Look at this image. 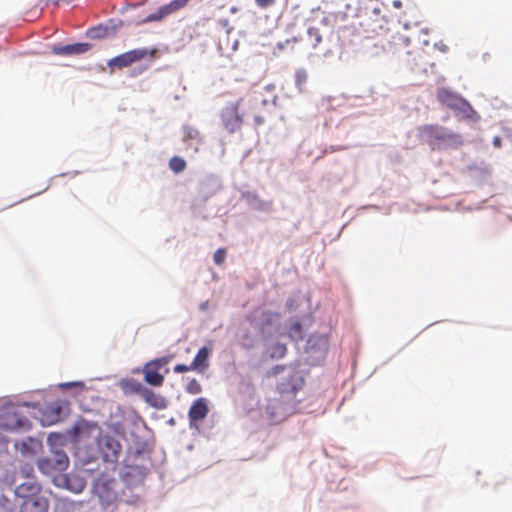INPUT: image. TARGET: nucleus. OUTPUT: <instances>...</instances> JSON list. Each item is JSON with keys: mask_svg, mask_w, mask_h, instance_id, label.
Masks as SVG:
<instances>
[{"mask_svg": "<svg viewBox=\"0 0 512 512\" xmlns=\"http://www.w3.org/2000/svg\"><path fill=\"white\" fill-rule=\"evenodd\" d=\"M302 384L303 380L293 375L278 385L279 396L270 398L265 407L266 418L272 424L281 423L295 413L299 403L296 394L302 388Z\"/></svg>", "mask_w": 512, "mask_h": 512, "instance_id": "obj_1", "label": "nucleus"}, {"mask_svg": "<svg viewBox=\"0 0 512 512\" xmlns=\"http://www.w3.org/2000/svg\"><path fill=\"white\" fill-rule=\"evenodd\" d=\"M419 135L432 150L458 149L464 144L461 134L437 124L419 127Z\"/></svg>", "mask_w": 512, "mask_h": 512, "instance_id": "obj_2", "label": "nucleus"}, {"mask_svg": "<svg viewBox=\"0 0 512 512\" xmlns=\"http://www.w3.org/2000/svg\"><path fill=\"white\" fill-rule=\"evenodd\" d=\"M437 99L442 105L459 113L466 119L478 117L477 112L466 99L447 88H441L437 91Z\"/></svg>", "mask_w": 512, "mask_h": 512, "instance_id": "obj_3", "label": "nucleus"}, {"mask_svg": "<svg viewBox=\"0 0 512 512\" xmlns=\"http://www.w3.org/2000/svg\"><path fill=\"white\" fill-rule=\"evenodd\" d=\"M171 359L172 356H164L147 362L143 367L144 381L151 386H162L168 369H165L164 373H161L160 370L165 368Z\"/></svg>", "mask_w": 512, "mask_h": 512, "instance_id": "obj_4", "label": "nucleus"}, {"mask_svg": "<svg viewBox=\"0 0 512 512\" xmlns=\"http://www.w3.org/2000/svg\"><path fill=\"white\" fill-rule=\"evenodd\" d=\"M242 99L228 103L220 112V119L224 129L229 133H235L243 125V115L240 113Z\"/></svg>", "mask_w": 512, "mask_h": 512, "instance_id": "obj_5", "label": "nucleus"}, {"mask_svg": "<svg viewBox=\"0 0 512 512\" xmlns=\"http://www.w3.org/2000/svg\"><path fill=\"white\" fill-rule=\"evenodd\" d=\"M0 427L10 431L28 430L31 423L18 408L8 407L0 413Z\"/></svg>", "mask_w": 512, "mask_h": 512, "instance_id": "obj_6", "label": "nucleus"}, {"mask_svg": "<svg viewBox=\"0 0 512 512\" xmlns=\"http://www.w3.org/2000/svg\"><path fill=\"white\" fill-rule=\"evenodd\" d=\"M155 49H133L122 53L108 61V67L122 69L125 67H129L133 63L139 62L147 57L152 58L155 54Z\"/></svg>", "mask_w": 512, "mask_h": 512, "instance_id": "obj_7", "label": "nucleus"}, {"mask_svg": "<svg viewBox=\"0 0 512 512\" xmlns=\"http://www.w3.org/2000/svg\"><path fill=\"white\" fill-rule=\"evenodd\" d=\"M39 470L46 475L64 471L69 465V458L62 450H55L50 456L40 458L37 462Z\"/></svg>", "mask_w": 512, "mask_h": 512, "instance_id": "obj_8", "label": "nucleus"}, {"mask_svg": "<svg viewBox=\"0 0 512 512\" xmlns=\"http://www.w3.org/2000/svg\"><path fill=\"white\" fill-rule=\"evenodd\" d=\"M97 445L105 462L117 461L121 451V444L113 436L108 434L100 435L97 438Z\"/></svg>", "mask_w": 512, "mask_h": 512, "instance_id": "obj_9", "label": "nucleus"}, {"mask_svg": "<svg viewBox=\"0 0 512 512\" xmlns=\"http://www.w3.org/2000/svg\"><path fill=\"white\" fill-rule=\"evenodd\" d=\"M115 480L98 479L94 484V493L103 506L113 504L117 499Z\"/></svg>", "mask_w": 512, "mask_h": 512, "instance_id": "obj_10", "label": "nucleus"}, {"mask_svg": "<svg viewBox=\"0 0 512 512\" xmlns=\"http://www.w3.org/2000/svg\"><path fill=\"white\" fill-rule=\"evenodd\" d=\"M53 483L57 487L67 489L73 493H81L86 486V481L83 477L72 473L55 476Z\"/></svg>", "mask_w": 512, "mask_h": 512, "instance_id": "obj_11", "label": "nucleus"}, {"mask_svg": "<svg viewBox=\"0 0 512 512\" xmlns=\"http://www.w3.org/2000/svg\"><path fill=\"white\" fill-rule=\"evenodd\" d=\"M41 491L42 488L38 482L35 480H26L16 487L15 495L23 501L36 497H43Z\"/></svg>", "mask_w": 512, "mask_h": 512, "instance_id": "obj_12", "label": "nucleus"}, {"mask_svg": "<svg viewBox=\"0 0 512 512\" xmlns=\"http://www.w3.org/2000/svg\"><path fill=\"white\" fill-rule=\"evenodd\" d=\"M208 412V404L205 398H198L195 400L188 412L190 427L196 426L199 421L204 420L208 415Z\"/></svg>", "mask_w": 512, "mask_h": 512, "instance_id": "obj_13", "label": "nucleus"}, {"mask_svg": "<svg viewBox=\"0 0 512 512\" xmlns=\"http://www.w3.org/2000/svg\"><path fill=\"white\" fill-rule=\"evenodd\" d=\"M49 507L48 500L43 497L23 500L20 503V512H47Z\"/></svg>", "mask_w": 512, "mask_h": 512, "instance_id": "obj_14", "label": "nucleus"}, {"mask_svg": "<svg viewBox=\"0 0 512 512\" xmlns=\"http://www.w3.org/2000/svg\"><path fill=\"white\" fill-rule=\"evenodd\" d=\"M91 49V44L83 42V43H75L68 44L64 46H54L52 48V52L56 55H77L86 53Z\"/></svg>", "mask_w": 512, "mask_h": 512, "instance_id": "obj_15", "label": "nucleus"}, {"mask_svg": "<svg viewBox=\"0 0 512 512\" xmlns=\"http://www.w3.org/2000/svg\"><path fill=\"white\" fill-rule=\"evenodd\" d=\"M211 351V348L202 347L194 357L192 363L189 365V368H192V370L198 371L200 373L205 372L209 367V357Z\"/></svg>", "mask_w": 512, "mask_h": 512, "instance_id": "obj_16", "label": "nucleus"}, {"mask_svg": "<svg viewBox=\"0 0 512 512\" xmlns=\"http://www.w3.org/2000/svg\"><path fill=\"white\" fill-rule=\"evenodd\" d=\"M138 389L143 390L142 398L149 405L158 409L166 407V399L161 395L154 393L152 390L145 388L143 385H138Z\"/></svg>", "mask_w": 512, "mask_h": 512, "instance_id": "obj_17", "label": "nucleus"}, {"mask_svg": "<svg viewBox=\"0 0 512 512\" xmlns=\"http://www.w3.org/2000/svg\"><path fill=\"white\" fill-rule=\"evenodd\" d=\"M280 318V314L272 311H264L261 316V330L264 332Z\"/></svg>", "mask_w": 512, "mask_h": 512, "instance_id": "obj_18", "label": "nucleus"}, {"mask_svg": "<svg viewBox=\"0 0 512 512\" xmlns=\"http://www.w3.org/2000/svg\"><path fill=\"white\" fill-rule=\"evenodd\" d=\"M394 47L395 51L400 50L401 48H406L410 44V40L406 35L396 33L392 36V41L390 42Z\"/></svg>", "mask_w": 512, "mask_h": 512, "instance_id": "obj_19", "label": "nucleus"}, {"mask_svg": "<svg viewBox=\"0 0 512 512\" xmlns=\"http://www.w3.org/2000/svg\"><path fill=\"white\" fill-rule=\"evenodd\" d=\"M186 166V161L179 156H174L169 160V168L176 174L183 172Z\"/></svg>", "mask_w": 512, "mask_h": 512, "instance_id": "obj_20", "label": "nucleus"}, {"mask_svg": "<svg viewBox=\"0 0 512 512\" xmlns=\"http://www.w3.org/2000/svg\"><path fill=\"white\" fill-rule=\"evenodd\" d=\"M288 336L293 341H300L303 339L302 325L300 322L296 321L290 326Z\"/></svg>", "mask_w": 512, "mask_h": 512, "instance_id": "obj_21", "label": "nucleus"}, {"mask_svg": "<svg viewBox=\"0 0 512 512\" xmlns=\"http://www.w3.org/2000/svg\"><path fill=\"white\" fill-rule=\"evenodd\" d=\"M287 348L285 344L276 343L271 348V357L283 358L286 355Z\"/></svg>", "mask_w": 512, "mask_h": 512, "instance_id": "obj_22", "label": "nucleus"}, {"mask_svg": "<svg viewBox=\"0 0 512 512\" xmlns=\"http://www.w3.org/2000/svg\"><path fill=\"white\" fill-rule=\"evenodd\" d=\"M199 137V131L189 125L183 127V140L188 141L190 139H197Z\"/></svg>", "mask_w": 512, "mask_h": 512, "instance_id": "obj_23", "label": "nucleus"}, {"mask_svg": "<svg viewBox=\"0 0 512 512\" xmlns=\"http://www.w3.org/2000/svg\"><path fill=\"white\" fill-rule=\"evenodd\" d=\"M18 474L23 477V478H26L27 480H34L33 479V474H34V468L32 465L30 464H24L20 467L19 471H18Z\"/></svg>", "mask_w": 512, "mask_h": 512, "instance_id": "obj_24", "label": "nucleus"}, {"mask_svg": "<svg viewBox=\"0 0 512 512\" xmlns=\"http://www.w3.org/2000/svg\"><path fill=\"white\" fill-rule=\"evenodd\" d=\"M89 35L92 38H103V37H106L108 35V28L107 27H102V26L94 27V28L89 30Z\"/></svg>", "mask_w": 512, "mask_h": 512, "instance_id": "obj_25", "label": "nucleus"}, {"mask_svg": "<svg viewBox=\"0 0 512 512\" xmlns=\"http://www.w3.org/2000/svg\"><path fill=\"white\" fill-rule=\"evenodd\" d=\"M308 36L311 38L313 46H317L322 41V36L318 28L310 27L307 31Z\"/></svg>", "mask_w": 512, "mask_h": 512, "instance_id": "obj_26", "label": "nucleus"}, {"mask_svg": "<svg viewBox=\"0 0 512 512\" xmlns=\"http://www.w3.org/2000/svg\"><path fill=\"white\" fill-rule=\"evenodd\" d=\"M186 391L190 394H199L202 391L200 383L196 379H191L186 387Z\"/></svg>", "mask_w": 512, "mask_h": 512, "instance_id": "obj_27", "label": "nucleus"}, {"mask_svg": "<svg viewBox=\"0 0 512 512\" xmlns=\"http://www.w3.org/2000/svg\"><path fill=\"white\" fill-rule=\"evenodd\" d=\"M75 506L72 502L60 501L55 507V512H73Z\"/></svg>", "mask_w": 512, "mask_h": 512, "instance_id": "obj_28", "label": "nucleus"}, {"mask_svg": "<svg viewBox=\"0 0 512 512\" xmlns=\"http://www.w3.org/2000/svg\"><path fill=\"white\" fill-rule=\"evenodd\" d=\"M191 0H172L169 2V6L173 13L179 11L184 8Z\"/></svg>", "mask_w": 512, "mask_h": 512, "instance_id": "obj_29", "label": "nucleus"}, {"mask_svg": "<svg viewBox=\"0 0 512 512\" xmlns=\"http://www.w3.org/2000/svg\"><path fill=\"white\" fill-rule=\"evenodd\" d=\"M225 258L226 250L224 248H219L215 251L213 259L217 265H221L225 261Z\"/></svg>", "mask_w": 512, "mask_h": 512, "instance_id": "obj_30", "label": "nucleus"}, {"mask_svg": "<svg viewBox=\"0 0 512 512\" xmlns=\"http://www.w3.org/2000/svg\"><path fill=\"white\" fill-rule=\"evenodd\" d=\"M28 445H30L32 453H35L36 448H39L41 446L39 441L30 438L28 442L22 443L23 452L28 450Z\"/></svg>", "mask_w": 512, "mask_h": 512, "instance_id": "obj_31", "label": "nucleus"}, {"mask_svg": "<svg viewBox=\"0 0 512 512\" xmlns=\"http://www.w3.org/2000/svg\"><path fill=\"white\" fill-rule=\"evenodd\" d=\"M295 81L296 85L301 88L307 81V73L304 70L297 71Z\"/></svg>", "mask_w": 512, "mask_h": 512, "instance_id": "obj_32", "label": "nucleus"}, {"mask_svg": "<svg viewBox=\"0 0 512 512\" xmlns=\"http://www.w3.org/2000/svg\"><path fill=\"white\" fill-rule=\"evenodd\" d=\"M48 410H49L50 412H53V413L55 414V415H54V418H53V419H51V420L48 422V424H52V423H54V422H56V421L58 420V418H59V416H60V412H61V407H60V405H58V404H52V405H50V406L48 407Z\"/></svg>", "mask_w": 512, "mask_h": 512, "instance_id": "obj_33", "label": "nucleus"}, {"mask_svg": "<svg viewBox=\"0 0 512 512\" xmlns=\"http://www.w3.org/2000/svg\"><path fill=\"white\" fill-rule=\"evenodd\" d=\"M158 13H159V16L164 19L165 17H167L168 15L170 14H173L169 4H166V5H163L161 6L158 10Z\"/></svg>", "mask_w": 512, "mask_h": 512, "instance_id": "obj_34", "label": "nucleus"}, {"mask_svg": "<svg viewBox=\"0 0 512 512\" xmlns=\"http://www.w3.org/2000/svg\"><path fill=\"white\" fill-rule=\"evenodd\" d=\"M255 3L259 8L266 9L273 6L276 3V0H255Z\"/></svg>", "mask_w": 512, "mask_h": 512, "instance_id": "obj_35", "label": "nucleus"}, {"mask_svg": "<svg viewBox=\"0 0 512 512\" xmlns=\"http://www.w3.org/2000/svg\"><path fill=\"white\" fill-rule=\"evenodd\" d=\"M162 18L159 16V13L158 11L154 12V13H151L149 14L145 19H144V23H149V22H157V21H161Z\"/></svg>", "mask_w": 512, "mask_h": 512, "instance_id": "obj_36", "label": "nucleus"}, {"mask_svg": "<svg viewBox=\"0 0 512 512\" xmlns=\"http://www.w3.org/2000/svg\"><path fill=\"white\" fill-rule=\"evenodd\" d=\"M190 370H192V368H189V366L185 365V364H177L174 367V372L175 373H184V372H187V371H190Z\"/></svg>", "mask_w": 512, "mask_h": 512, "instance_id": "obj_37", "label": "nucleus"}, {"mask_svg": "<svg viewBox=\"0 0 512 512\" xmlns=\"http://www.w3.org/2000/svg\"><path fill=\"white\" fill-rule=\"evenodd\" d=\"M138 385H142V384L137 381H133L131 383V389L142 396L143 390L138 389Z\"/></svg>", "mask_w": 512, "mask_h": 512, "instance_id": "obj_38", "label": "nucleus"}, {"mask_svg": "<svg viewBox=\"0 0 512 512\" xmlns=\"http://www.w3.org/2000/svg\"><path fill=\"white\" fill-rule=\"evenodd\" d=\"M493 146L495 148H500L502 146V141H501V138L499 136H495L493 138Z\"/></svg>", "mask_w": 512, "mask_h": 512, "instance_id": "obj_39", "label": "nucleus"}, {"mask_svg": "<svg viewBox=\"0 0 512 512\" xmlns=\"http://www.w3.org/2000/svg\"><path fill=\"white\" fill-rule=\"evenodd\" d=\"M254 121L256 125H262L265 120L262 116H255Z\"/></svg>", "mask_w": 512, "mask_h": 512, "instance_id": "obj_40", "label": "nucleus"}, {"mask_svg": "<svg viewBox=\"0 0 512 512\" xmlns=\"http://www.w3.org/2000/svg\"><path fill=\"white\" fill-rule=\"evenodd\" d=\"M393 7L400 9L402 7V2L400 0H394L393 1Z\"/></svg>", "mask_w": 512, "mask_h": 512, "instance_id": "obj_41", "label": "nucleus"}, {"mask_svg": "<svg viewBox=\"0 0 512 512\" xmlns=\"http://www.w3.org/2000/svg\"><path fill=\"white\" fill-rule=\"evenodd\" d=\"M51 1H52L53 3H55V4H59V3H61V2L69 3V2H71L72 0H51Z\"/></svg>", "mask_w": 512, "mask_h": 512, "instance_id": "obj_42", "label": "nucleus"}, {"mask_svg": "<svg viewBox=\"0 0 512 512\" xmlns=\"http://www.w3.org/2000/svg\"><path fill=\"white\" fill-rule=\"evenodd\" d=\"M291 42L295 43V42H297V39H296L295 37H294V38H292V39H287V40H286V42H285V44H286V45H288V44H290Z\"/></svg>", "mask_w": 512, "mask_h": 512, "instance_id": "obj_43", "label": "nucleus"}, {"mask_svg": "<svg viewBox=\"0 0 512 512\" xmlns=\"http://www.w3.org/2000/svg\"><path fill=\"white\" fill-rule=\"evenodd\" d=\"M230 11H231L232 13H235V12H237V8H236V7H232V8L230 9Z\"/></svg>", "mask_w": 512, "mask_h": 512, "instance_id": "obj_44", "label": "nucleus"}, {"mask_svg": "<svg viewBox=\"0 0 512 512\" xmlns=\"http://www.w3.org/2000/svg\"><path fill=\"white\" fill-rule=\"evenodd\" d=\"M278 46H279L280 49H283L285 47V45L282 44V43H280Z\"/></svg>", "mask_w": 512, "mask_h": 512, "instance_id": "obj_45", "label": "nucleus"}]
</instances>
